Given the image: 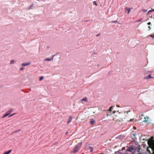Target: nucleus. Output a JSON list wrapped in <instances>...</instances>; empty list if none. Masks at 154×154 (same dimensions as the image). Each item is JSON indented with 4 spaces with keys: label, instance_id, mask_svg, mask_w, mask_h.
Masks as SVG:
<instances>
[{
    "label": "nucleus",
    "instance_id": "nucleus-2",
    "mask_svg": "<svg viewBox=\"0 0 154 154\" xmlns=\"http://www.w3.org/2000/svg\"><path fill=\"white\" fill-rule=\"evenodd\" d=\"M81 145V143H79L77 145H76V146L73 149V152L74 153H75L78 152L79 151Z\"/></svg>",
    "mask_w": 154,
    "mask_h": 154
},
{
    "label": "nucleus",
    "instance_id": "nucleus-35",
    "mask_svg": "<svg viewBox=\"0 0 154 154\" xmlns=\"http://www.w3.org/2000/svg\"><path fill=\"white\" fill-rule=\"evenodd\" d=\"M135 128H136V127H134V129H135Z\"/></svg>",
    "mask_w": 154,
    "mask_h": 154
},
{
    "label": "nucleus",
    "instance_id": "nucleus-24",
    "mask_svg": "<svg viewBox=\"0 0 154 154\" xmlns=\"http://www.w3.org/2000/svg\"><path fill=\"white\" fill-rule=\"evenodd\" d=\"M20 131V130H17V131H14V133H17L18 131Z\"/></svg>",
    "mask_w": 154,
    "mask_h": 154
},
{
    "label": "nucleus",
    "instance_id": "nucleus-23",
    "mask_svg": "<svg viewBox=\"0 0 154 154\" xmlns=\"http://www.w3.org/2000/svg\"><path fill=\"white\" fill-rule=\"evenodd\" d=\"M14 115V114H12L11 115H10L9 116V117H10L13 116Z\"/></svg>",
    "mask_w": 154,
    "mask_h": 154
},
{
    "label": "nucleus",
    "instance_id": "nucleus-7",
    "mask_svg": "<svg viewBox=\"0 0 154 154\" xmlns=\"http://www.w3.org/2000/svg\"><path fill=\"white\" fill-rule=\"evenodd\" d=\"M72 117L71 116H69L68 119V121H67V123L69 124V123L72 121Z\"/></svg>",
    "mask_w": 154,
    "mask_h": 154
},
{
    "label": "nucleus",
    "instance_id": "nucleus-37",
    "mask_svg": "<svg viewBox=\"0 0 154 154\" xmlns=\"http://www.w3.org/2000/svg\"><path fill=\"white\" fill-rule=\"evenodd\" d=\"M132 121V120L131 119L130 120V121Z\"/></svg>",
    "mask_w": 154,
    "mask_h": 154
},
{
    "label": "nucleus",
    "instance_id": "nucleus-27",
    "mask_svg": "<svg viewBox=\"0 0 154 154\" xmlns=\"http://www.w3.org/2000/svg\"><path fill=\"white\" fill-rule=\"evenodd\" d=\"M33 6V5H31V6H30V8H31Z\"/></svg>",
    "mask_w": 154,
    "mask_h": 154
},
{
    "label": "nucleus",
    "instance_id": "nucleus-20",
    "mask_svg": "<svg viewBox=\"0 0 154 154\" xmlns=\"http://www.w3.org/2000/svg\"><path fill=\"white\" fill-rule=\"evenodd\" d=\"M93 4L94 5H95L96 6L97 5V4L96 3V1H94L93 2Z\"/></svg>",
    "mask_w": 154,
    "mask_h": 154
},
{
    "label": "nucleus",
    "instance_id": "nucleus-22",
    "mask_svg": "<svg viewBox=\"0 0 154 154\" xmlns=\"http://www.w3.org/2000/svg\"><path fill=\"white\" fill-rule=\"evenodd\" d=\"M141 20H142V19H140V20H138L136 21L135 22H140L141 21Z\"/></svg>",
    "mask_w": 154,
    "mask_h": 154
},
{
    "label": "nucleus",
    "instance_id": "nucleus-33",
    "mask_svg": "<svg viewBox=\"0 0 154 154\" xmlns=\"http://www.w3.org/2000/svg\"><path fill=\"white\" fill-rule=\"evenodd\" d=\"M130 112V111H127V113H128V112Z\"/></svg>",
    "mask_w": 154,
    "mask_h": 154
},
{
    "label": "nucleus",
    "instance_id": "nucleus-14",
    "mask_svg": "<svg viewBox=\"0 0 154 154\" xmlns=\"http://www.w3.org/2000/svg\"><path fill=\"white\" fill-rule=\"evenodd\" d=\"M114 106H112L111 107H110L109 110V111H112V109L113 108V107Z\"/></svg>",
    "mask_w": 154,
    "mask_h": 154
},
{
    "label": "nucleus",
    "instance_id": "nucleus-10",
    "mask_svg": "<svg viewBox=\"0 0 154 154\" xmlns=\"http://www.w3.org/2000/svg\"><path fill=\"white\" fill-rule=\"evenodd\" d=\"M84 101L86 102H87V98L85 97V98L82 99L81 100V101Z\"/></svg>",
    "mask_w": 154,
    "mask_h": 154
},
{
    "label": "nucleus",
    "instance_id": "nucleus-3",
    "mask_svg": "<svg viewBox=\"0 0 154 154\" xmlns=\"http://www.w3.org/2000/svg\"><path fill=\"white\" fill-rule=\"evenodd\" d=\"M125 9L126 11H127L128 13H127L128 14H129L130 12L131 11V8H128L127 7H126L125 8Z\"/></svg>",
    "mask_w": 154,
    "mask_h": 154
},
{
    "label": "nucleus",
    "instance_id": "nucleus-39",
    "mask_svg": "<svg viewBox=\"0 0 154 154\" xmlns=\"http://www.w3.org/2000/svg\"><path fill=\"white\" fill-rule=\"evenodd\" d=\"M150 17H152V16H150Z\"/></svg>",
    "mask_w": 154,
    "mask_h": 154
},
{
    "label": "nucleus",
    "instance_id": "nucleus-25",
    "mask_svg": "<svg viewBox=\"0 0 154 154\" xmlns=\"http://www.w3.org/2000/svg\"><path fill=\"white\" fill-rule=\"evenodd\" d=\"M23 67H21V68H20V70H23Z\"/></svg>",
    "mask_w": 154,
    "mask_h": 154
},
{
    "label": "nucleus",
    "instance_id": "nucleus-32",
    "mask_svg": "<svg viewBox=\"0 0 154 154\" xmlns=\"http://www.w3.org/2000/svg\"><path fill=\"white\" fill-rule=\"evenodd\" d=\"M117 106L118 107H119V106L118 105H117Z\"/></svg>",
    "mask_w": 154,
    "mask_h": 154
},
{
    "label": "nucleus",
    "instance_id": "nucleus-16",
    "mask_svg": "<svg viewBox=\"0 0 154 154\" xmlns=\"http://www.w3.org/2000/svg\"><path fill=\"white\" fill-rule=\"evenodd\" d=\"M43 79V76H41L40 77L39 79V81H41Z\"/></svg>",
    "mask_w": 154,
    "mask_h": 154
},
{
    "label": "nucleus",
    "instance_id": "nucleus-28",
    "mask_svg": "<svg viewBox=\"0 0 154 154\" xmlns=\"http://www.w3.org/2000/svg\"><path fill=\"white\" fill-rule=\"evenodd\" d=\"M148 28H149V30H150L151 29V27H150V26H148Z\"/></svg>",
    "mask_w": 154,
    "mask_h": 154
},
{
    "label": "nucleus",
    "instance_id": "nucleus-13",
    "mask_svg": "<svg viewBox=\"0 0 154 154\" xmlns=\"http://www.w3.org/2000/svg\"><path fill=\"white\" fill-rule=\"evenodd\" d=\"M53 58H46L45 59V60H46V61H50L51 60H52V59H53Z\"/></svg>",
    "mask_w": 154,
    "mask_h": 154
},
{
    "label": "nucleus",
    "instance_id": "nucleus-34",
    "mask_svg": "<svg viewBox=\"0 0 154 154\" xmlns=\"http://www.w3.org/2000/svg\"><path fill=\"white\" fill-rule=\"evenodd\" d=\"M135 128H136V127H134V129H135Z\"/></svg>",
    "mask_w": 154,
    "mask_h": 154
},
{
    "label": "nucleus",
    "instance_id": "nucleus-5",
    "mask_svg": "<svg viewBox=\"0 0 154 154\" xmlns=\"http://www.w3.org/2000/svg\"><path fill=\"white\" fill-rule=\"evenodd\" d=\"M30 64V63H23L22 64V66H26L29 65Z\"/></svg>",
    "mask_w": 154,
    "mask_h": 154
},
{
    "label": "nucleus",
    "instance_id": "nucleus-30",
    "mask_svg": "<svg viewBox=\"0 0 154 154\" xmlns=\"http://www.w3.org/2000/svg\"><path fill=\"white\" fill-rule=\"evenodd\" d=\"M116 112V111H113L112 112L113 113H114Z\"/></svg>",
    "mask_w": 154,
    "mask_h": 154
},
{
    "label": "nucleus",
    "instance_id": "nucleus-15",
    "mask_svg": "<svg viewBox=\"0 0 154 154\" xmlns=\"http://www.w3.org/2000/svg\"><path fill=\"white\" fill-rule=\"evenodd\" d=\"M15 61L14 60H12L11 61V64H13L14 63Z\"/></svg>",
    "mask_w": 154,
    "mask_h": 154
},
{
    "label": "nucleus",
    "instance_id": "nucleus-19",
    "mask_svg": "<svg viewBox=\"0 0 154 154\" xmlns=\"http://www.w3.org/2000/svg\"><path fill=\"white\" fill-rule=\"evenodd\" d=\"M8 112L10 114L12 112V110L10 109L9 111H8Z\"/></svg>",
    "mask_w": 154,
    "mask_h": 154
},
{
    "label": "nucleus",
    "instance_id": "nucleus-8",
    "mask_svg": "<svg viewBox=\"0 0 154 154\" xmlns=\"http://www.w3.org/2000/svg\"><path fill=\"white\" fill-rule=\"evenodd\" d=\"M10 114V113L8 112V111L2 117V118H5V117H6V116H8V115H9Z\"/></svg>",
    "mask_w": 154,
    "mask_h": 154
},
{
    "label": "nucleus",
    "instance_id": "nucleus-6",
    "mask_svg": "<svg viewBox=\"0 0 154 154\" xmlns=\"http://www.w3.org/2000/svg\"><path fill=\"white\" fill-rule=\"evenodd\" d=\"M153 78L151 76V75H149L148 76L144 78V79H149L151 78Z\"/></svg>",
    "mask_w": 154,
    "mask_h": 154
},
{
    "label": "nucleus",
    "instance_id": "nucleus-4",
    "mask_svg": "<svg viewBox=\"0 0 154 154\" xmlns=\"http://www.w3.org/2000/svg\"><path fill=\"white\" fill-rule=\"evenodd\" d=\"M144 119L145 120L143 121V122H146L148 121V119H149V117L146 116V117H145Z\"/></svg>",
    "mask_w": 154,
    "mask_h": 154
},
{
    "label": "nucleus",
    "instance_id": "nucleus-29",
    "mask_svg": "<svg viewBox=\"0 0 154 154\" xmlns=\"http://www.w3.org/2000/svg\"><path fill=\"white\" fill-rule=\"evenodd\" d=\"M100 35V34H97L96 35V36H99V35Z\"/></svg>",
    "mask_w": 154,
    "mask_h": 154
},
{
    "label": "nucleus",
    "instance_id": "nucleus-31",
    "mask_svg": "<svg viewBox=\"0 0 154 154\" xmlns=\"http://www.w3.org/2000/svg\"><path fill=\"white\" fill-rule=\"evenodd\" d=\"M146 11H147V10H144V12H146Z\"/></svg>",
    "mask_w": 154,
    "mask_h": 154
},
{
    "label": "nucleus",
    "instance_id": "nucleus-17",
    "mask_svg": "<svg viewBox=\"0 0 154 154\" xmlns=\"http://www.w3.org/2000/svg\"><path fill=\"white\" fill-rule=\"evenodd\" d=\"M149 36H150L151 37H152L153 38H154V35H149Z\"/></svg>",
    "mask_w": 154,
    "mask_h": 154
},
{
    "label": "nucleus",
    "instance_id": "nucleus-36",
    "mask_svg": "<svg viewBox=\"0 0 154 154\" xmlns=\"http://www.w3.org/2000/svg\"><path fill=\"white\" fill-rule=\"evenodd\" d=\"M68 133V132H66V134H67Z\"/></svg>",
    "mask_w": 154,
    "mask_h": 154
},
{
    "label": "nucleus",
    "instance_id": "nucleus-26",
    "mask_svg": "<svg viewBox=\"0 0 154 154\" xmlns=\"http://www.w3.org/2000/svg\"><path fill=\"white\" fill-rule=\"evenodd\" d=\"M150 24H151V23H150V22H148V23H147V24H148V25H150Z\"/></svg>",
    "mask_w": 154,
    "mask_h": 154
},
{
    "label": "nucleus",
    "instance_id": "nucleus-18",
    "mask_svg": "<svg viewBox=\"0 0 154 154\" xmlns=\"http://www.w3.org/2000/svg\"><path fill=\"white\" fill-rule=\"evenodd\" d=\"M8 112L10 114L12 112V110L10 109L9 111H8Z\"/></svg>",
    "mask_w": 154,
    "mask_h": 154
},
{
    "label": "nucleus",
    "instance_id": "nucleus-41",
    "mask_svg": "<svg viewBox=\"0 0 154 154\" xmlns=\"http://www.w3.org/2000/svg\"><path fill=\"white\" fill-rule=\"evenodd\" d=\"M81 154H84V153H82Z\"/></svg>",
    "mask_w": 154,
    "mask_h": 154
},
{
    "label": "nucleus",
    "instance_id": "nucleus-40",
    "mask_svg": "<svg viewBox=\"0 0 154 154\" xmlns=\"http://www.w3.org/2000/svg\"><path fill=\"white\" fill-rule=\"evenodd\" d=\"M150 17H152V16H150Z\"/></svg>",
    "mask_w": 154,
    "mask_h": 154
},
{
    "label": "nucleus",
    "instance_id": "nucleus-38",
    "mask_svg": "<svg viewBox=\"0 0 154 154\" xmlns=\"http://www.w3.org/2000/svg\"><path fill=\"white\" fill-rule=\"evenodd\" d=\"M113 120H114V118H113Z\"/></svg>",
    "mask_w": 154,
    "mask_h": 154
},
{
    "label": "nucleus",
    "instance_id": "nucleus-11",
    "mask_svg": "<svg viewBox=\"0 0 154 154\" xmlns=\"http://www.w3.org/2000/svg\"><path fill=\"white\" fill-rule=\"evenodd\" d=\"M95 122V121H94L93 120H92L90 122V123H91V125H93L94 123Z\"/></svg>",
    "mask_w": 154,
    "mask_h": 154
},
{
    "label": "nucleus",
    "instance_id": "nucleus-1",
    "mask_svg": "<svg viewBox=\"0 0 154 154\" xmlns=\"http://www.w3.org/2000/svg\"><path fill=\"white\" fill-rule=\"evenodd\" d=\"M135 149L133 146L128 148L126 150V152L124 154H135Z\"/></svg>",
    "mask_w": 154,
    "mask_h": 154
},
{
    "label": "nucleus",
    "instance_id": "nucleus-9",
    "mask_svg": "<svg viewBox=\"0 0 154 154\" xmlns=\"http://www.w3.org/2000/svg\"><path fill=\"white\" fill-rule=\"evenodd\" d=\"M134 147V148L135 149V153L137 152H139L140 151V149L139 148H136L135 147Z\"/></svg>",
    "mask_w": 154,
    "mask_h": 154
},
{
    "label": "nucleus",
    "instance_id": "nucleus-21",
    "mask_svg": "<svg viewBox=\"0 0 154 154\" xmlns=\"http://www.w3.org/2000/svg\"><path fill=\"white\" fill-rule=\"evenodd\" d=\"M147 152H149V153L150 154L151 152L150 150L149 149V148H147Z\"/></svg>",
    "mask_w": 154,
    "mask_h": 154
},
{
    "label": "nucleus",
    "instance_id": "nucleus-12",
    "mask_svg": "<svg viewBox=\"0 0 154 154\" xmlns=\"http://www.w3.org/2000/svg\"><path fill=\"white\" fill-rule=\"evenodd\" d=\"M154 11V9L149 10L147 14H148L149 13Z\"/></svg>",
    "mask_w": 154,
    "mask_h": 154
}]
</instances>
